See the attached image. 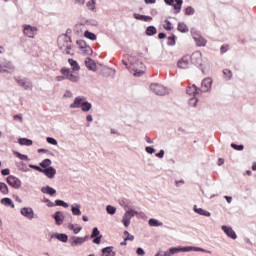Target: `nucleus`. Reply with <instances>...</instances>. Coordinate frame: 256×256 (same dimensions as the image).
Masks as SVG:
<instances>
[{
  "mask_svg": "<svg viewBox=\"0 0 256 256\" xmlns=\"http://www.w3.org/2000/svg\"><path fill=\"white\" fill-rule=\"evenodd\" d=\"M58 47L66 55H75L73 52V43L71 37L67 35H61L58 37Z\"/></svg>",
  "mask_w": 256,
  "mask_h": 256,
  "instance_id": "obj_1",
  "label": "nucleus"
},
{
  "mask_svg": "<svg viewBox=\"0 0 256 256\" xmlns=\"http://www.w3.org/2000/svg\"><path fill=\"white\" fill-rule=\"evenodd\" d=\"M143 217V212H137L135 210H128L124 216H123V219H122V223L125 227H129V225H131V218L132 217Z\"/></svg>",
  "mask_w": 256,
  "mask_h": 256,
  "instance_id": "obj_2",
  "label": "nucleus"
},
{
  "mask_svg": "<svg viewBox=\"0 0 256 256\" xmlns=\"http://www.w3.org/2000/svg\"><path fill=\"white\" fill-rule=\"evenodd\" d=\"M60 73L68 79V81H71L72 83H79V76L77 74H73L70 69L63 67L60 70Z\"/></svg>",
  "mask_w": 256,
  "mask_h": 256,
  "instance_id": "obj_3",
  "label": "nucleus"
},
{
  "mask_svg": "<svg viewBox=\"0 0 256 256\" xmlns=\"http://www.w3.org/2000/svg\"><path fill=\"white\" fill-rule=\"evenodd\" d=\"M150 89L156 95H166V93H167V88H165L163 85L157 84V83L151 84Z\"/></svg>",
  "mask_w": 256,
  "mask_h": 256,
  "instance_id": "obj_4",
  "label": "nucleus"
},
{
  "mask_svg": "<svg viewBox=\"0 0 256 256\" xmlns=\"http://www.w3.org/2000/svg\"><path fill=\"white\" fill-rule=\"evenodd\" d=\"M37 28L33 27L31 25H24L23 26V33L26 35V37H30V39H33L35 35H37Z\"/></svg>",
  "mask_w": 256,
  "mask_h": 256,
  "instance_id": "obj_5",
  "label": "nucleus"
},
{
  "mask_svg": "<svg viewBox=\"0 0 256 256\" xmlns=\"http://www.w3.org/2000/svg\"><path fill=\"white\" fill-rule=\"evenodd\" d=\"M8 185H10V187H13V189H20L21 188V180H19V178L15 177V176H8L6 179Z\"/></svg>",
  "mask_w": 256,
  "mask_h": 256,
  "instance_id": "obj_6",
  "label": "nucleus"
},
{
  "mask_svg": "<svg viewBox=\"0 0 256 256\" xmlns=\"http://www.w3.org/2000/svg\"><path fill=\"white\" fill-rule=\"evenodd\" d=\"M166 5H172L174 7L175 13L181 11V6L183 5V0H164Z\"/></svg>",
  "mask_w": 256,
  "mask_h": 256,
  "instance_id": "obj_7",
  "label": "nucleus"
},
{
  "mask_svg": "<svg viewBox=\"0 0 256 256\" xmlns=\"http://www.w3.org/2000/svg\"><path fill=\"white\" fill-rule=\"evenodd\" d=\"M211 85H213V80L211 78H205L202 81L200 93H207L211 89Z\"/></svg>",
  "mask_w": 256,
  "mask_h": 256,
  "instance_id": "obj_8",
  "label": "nucleus"
},
{
  "mask_svg": "<svg viewBox=\"0 0 256 256\" xmlns=\"http://www.w3.org/2000/svg\"><path fill=\"white\" fill-rule=\"evenodd\" d=\"M191 61L194 65H201L203 63V54L199 51L194 52L191 56Z\"/></svg>",
  "mask_w": 256,
  "mask_h": 256,
  "instance_id": "obj_9",
  "label": "nucleus"
},
{
  "mask_svg": "<svg viewBox=\"0 0 256 256\" xmlns=\"http://www.w3.org/2000/svg\"><path fill=\"white\" fill-rule=\"evenodd\" d=\"M15 81L20 87H23L26 90L33 89V84L27 81V79L15 78Z\"/></svg>",
  "mask_w": 256,
  "mask_h": 256,
  "instance_id": "obj_10",
  "label": "nucleus"
},
{
  "mask_svg": "<svg viewBox=\"0 0 256 256\" xmlns=\"http://www.w3.org/2000/svg\"><path fill=\"white\" fill-rule=\"evenodd\" d=\"M42 173H44L48 179H53L55 175H57V170H55L53 167H48L45 168Z\"/></svg>",
  "mask_w": 256,
  "mask_h": 256,
  "instance_id": "obj_11",
  "label": "nucleus"
},
{
  "mask_svg": "<svg viewBox=\"0 0 256 256\" xmlns=\"http://www.w3.org/2000/svg\"><path fill=\"white\" fill-rule=\"evenodd\" d=\"M222 230L224 231V233H226L228 237H230V239H237V234H235L233 228L229 226H222Z\"/></svg>",
  "mask_w": 256,
  "mask_h": 256,
  "instance_id": "obj_12",
  "label": "nucleus"
},
{
  "mask_svg": "<svg viewBox=\"0 0 256 256\" xmlns=\"http://www.w3.org/2000/svg\"><path fill=\"white\" fill-rule=\"evenodd\" d=\"M193 39L198 47H205V45H207V40L198 34H195Z\"/></svg>",
  "mask_w": 256,
  "mask_h": 256,
  "instance_id": "obj_13",
  "label": "nucleus"
},
{
  "mask_svg": "<svg viewBox=\"0 0 256 256\" xmlns=\"http://www.w3.org/2000/svg\"><path fill=\"white\" fill-rule=\"evenodd\" d=\"M21 214L27 219H33V217L35 216L32 208H22Z\"/></svg>",
  "mask_w": 256,
  "mask_h": 256,
  "instance_id": "obj_14",
  "label": "nucleus"
},
{
  "mask_svg": "<svg viewBox=\"0 0 256 256\" xmlns=\"http://www.w3.org/2000/svg\"><path fill=\"white\" fill-rule=\"evenodd\" d=\"M186 93L187 95H199L201 93V88H197L195 85L188 86Z\"/></svg>",
  "mask_w": 256,
  "mask_h": 256,
  "instance_id": "obj_15",
  "label": "nucleus"
},
{
  "mask_svg": "<svg viewBox=\"0 0 256 256\" xmlns=\"http://www.w3.org/2000/svg\"><path fill=\"white\" fill-rule=\"evenodd\" d=\"M181 251L182 252H189V251H191V247L170 248L168 255H175L176 253H179Z\"/></svg>",
  "mask_w": 256,
  "mask_h": 256,
  "instance_id": "obj_16",
  "label": "nucleus"
},
{
  "mask_svg": "<svg viewBox=\"0 0 256 256\" xmlns=\"http://www.w3.org/2000/svg\"><path fill=\"white\" fill-rule=\"evenodd\" d=\"M7 69L9 71H13L15 69V66H13L11 62L0 65V73H7Z\"/></svg>",
  "mask_w": 256,
  "mask_h": 256,
  "instance_id": "obj_17",
  "label": "nucleus"
},
{
  "mask_svg": "<svg viewBox=\"0 0 256 256\" xmlns=\"http://www.w3.org/2000/svg\"><path fill=\"white\" fill-rule=\"evenodd\" d=\"M83 101H85V99H83L81 97H76L74 99V102L72 104H70V109H79V107H81V105H83Z\"/></svg>",
  "mask_w": 256,
  "mask_h": 256,
  "instance_id": "obj_18",
  "label": "nucleus"
},
{
  "mask_svg": "<svg viewBox=\"0 0 256 256\" xmlns=\"http://www.w3.org/2000/svg\"><path fill=\"white\" fill-rule=\"evenodd\" d=\"M179 69H187L189 67V58L182 57L181 60L178 61Z\"/></svg>",
  "mask_w": 256,
  "mask_h": 256,
  "instance_id": "obj_19",
  "label": "nucleus"
},
{
  "mask_svg": "<svg viewBox=\"0 0 256 256\" xmlns=\"http://www.w3.org/2000/svg\"><path fill=\"white\" fill-rule=\"evenodd\" d=\"M87 241V237H74V240L72 241L71 245L72 247H77L79 245H83Z\"/></svg>",
  "mask_w": 256,
  "mask_h": 256,
  "instance_id": "obj_20",
  "label": "nucleus"
},
{
  "mask_svg": "<svg viewBox=\"0 0 256 256\" xmlns=\"http://www.w3.org/2000/svg\"><path fill=\"white\" fill-rule=\"evenodd\" d=\"M85 65L88 69H90V71H95V69H97V65L95 64V61L91 58H88L85 61Z\"/></svg>",
  "mask_w": 256,
  "mask_h": 256,
  "instance_id": "obj_21",
  "label": "nucleus"
},
{
  "mask_svg": "<svg viewBox=\"0 0 256 256\" xmlns=\"http://www.w3.org/2000/svg\"><path fill=\"white\" fill-rule=\"evenodd\" d=\"M41 191L42 193H46V195H55L57 193V190L50 186L42 187Z\"/></svg>",
  "mask_w": 256,
  "mask_h": 256,
  "instance_id": "obj_22",
  "label": "nucleus"
},
{
  "mask_svg": "<svg viewBox=\"0 0 256 256\" xmlns=\"http://www.w3.org/2000/svg\"><path fill=\"white\" fill-rule=\"evenodd\" d=\"M194 211L195 213L203 215L204 217H211V213L209 211L204 210L203 208H197V206H195Z\"/></svg>",
  "mask_w": 256,
  "mask_h": 256,
  "instance_id": "obj_23",
  "label": "nucleus"
},
{
  "mask_svg": "<svg viewBox=\"0 0 256 256\" xmlns=\"http://www.w3.org/2000/svg\"><path fill=\"white\" fill-rule=\"evenodd\" d=\"M54 219L56 221V225H63V213L61 212H56L54 214Z\"/></svg>",
  "mask_w": 256,
  "mask_h": 256,
  "instance_id": "obj_24",
  "label": "nucleus"
},
{
  "mask_svg": "<svg viewBox=\"0 0 256 256\" xmlns=\"http://www.w3.org/2000/svg\"><path fill=\"white\" fill-rule=\"evenodd\" d=\"M2 205H5V207H11L12 209L15 208V204L13 203V200L10 198H3L1 200Z\"/></svg>",
  "mask_w": 256,
  "mask_h": 256,
  "instance_id": "obj_25",
  "label": "nucleus"
},
{
  "mask_svg": "<svg viewBox=\"0 0 256 256\" xmlns=\"http://www.w3.org/2000/svg\"><path fill=\"white\" fill-rule=\"evenodd\" d=\"M19 145H25L26 147H31L33 145V140L27 138H20L18 140Z\"/></svg>",
  "mask_w": 256,
  "mask_h": 256,
  "instance_id": "obj_26",
  "label": "nucleus"
},
{
  "mask_svg": "<svg viewBox=\"0 0 256 256\" xmlns=\"http://www.w3.org/2000/svg\"><path fill=\"white\" fill-rule=\"evenodd\" d=\"M68 63L69 65H71L73 71H79V69H81V67L79 66V63H77V61L71 58L68 59Z\"/></svg>",
  "mask_w": 256,
  "mask_h": 256,
  "instance_id": "obj_27",
  "label": "nucleus"
},
{
  "mask_svg": "<svg viewBox=\"0 0 256 256\" xmlns=\"http://www.w3.org/2000/svg\"><path fill=\"white\" fill-rule=\"evenodd\" d=\"M68 229H70L71 231H73V233H75V235H77V233H79L81 229H83V227L77 224H69Z\"/></svg>",
  "mask_w": 256,
  "mask_h": 256,
  "instance_id": "obj_28",
  "label": "nucleus"
},
{
  "mask_svg": "<svg viewBox=\"0 0 256 256\" xmlns=\"http://www.w3.org/2000/svg\"><path fill=\"white\" fill-rule=\"evenodd\" d=\"M102 256H115L112 247H106L102 250Z\"/></svg>",
  "mask_w": 256,
  "mask_h": 256,
  "instance_id": "obj_29",
  "label": "nucleus"
},
{
  "mask_svg": "<svg viewBox=\"0 0 256 256\" xmlns=\"http://www.w3.org/2000/svg\"><path fill=\"white\" fill-rule=\"evenodd\" d=\"M146 35H148L149 37L157 35V28H155V26H149L146 29Z\"/></svg>",
  "mask_w": 256,
  "mask_h": 256,
  "instance_id": "obj_30",
  "label": "nucleus"
},
{
  "mask_svg": "<svg viewBox=\"0 0 256 256\" xmlns=\"http://www.w3.org/2000/svg\"><path fill=\"white\" fill-rule=\"evenodd\" d=\"M0 192L3 195H9V187L7 186V184L0 182Z\"/></svg>",
  "mask_w": 256,
  "mask_h": 256,
  "instance_id": "obj_31",
  "label": "nucleus"
},
{
  "mask_svg": "<svg viewBox=\"0 0 256 256\" xmlns=\"http://www.w3.org/2000/svg\"><path fill=\"white\" fill-rule=\"evenodd\" d=\"M80 107H81L82 111L87 113V111H91L92 105L89 102H83Z\"/></svg>",
  "mask_w": 256,
  "mask_h": 256,
  "instance_id": "obj_32",
  "label": "nucleus"
},
{
  "mask_svg": "<svg viewBox=\"0 0 256 256\" xmlns=\"http://www.w3.org/2000/svg\"><path fill=\"white\" fill-rule=\"evenodd\" d=\"M84 36L87 38V39H90L91 41H95L97 39V35H95L93 32H89V31H86L84 33Z\"/></svg>",
  "mask_w": 256,
  "mask_h": 256,
  "instance_id": "obj_33",
  "label": "nucleus"
},
{
  "mask_svg": "<svg viewBox=\"0 0 256 256\" xmlns=\"http://www.w3.org/2000/svg\"><path fill=\"white\" fill-rule=\"evenodd\" d=\"M178 31H180V33H187V31H189V29L187 28V25L185 23H179Z\"/></svg>",
  "mask_w": 256,
  "mask_h": 256,
  "instance_id": "obj_34",
  "label": "nucleus"
},
{
  "mask_svg": "<svg viewBox=\"0 0 256 256\" xmlns=\"http://www.w3.org/2000/svg\"><path fill=\"white\" fill-rule=\"evenodd\" d=\"M58 241H62V243H67L69 236L67 234H58L57 236Z\"/></svg>",
  "mask_w": 256,
  "mask_h": 256,
  "instance_id": "obj_35",
  "label": "nucleus"
},
{
  "mask_svg": "<svg viewBox=\"0 0 256 256\" xmlns=\"http://www.w3.org/2000/svg\"><path fill=\"white\" fill-rule=\"evenodd\" d=\"M50 166H51V159H44L40 163V167H43V169H47V167L49 168Z\"/></svg>",
  "mask_w": 256,
  "mask_h": 256,
  "instance_id": "obj_36",
  "label": "nucleus"
},
{
  "mask_svg": "<svg viewBox=\"0 0 256 256\" xmlns=\"http://www.w3.org/2000/svg\"><path fill=\"white\" fill-rule=\"evenodd\" d=\"M223 75L225 76V79L229 80V79H232L233 72H231V70H229V69H224Z\"/></svg>",
  "mask_w": 256,
  "mask_h": 256,
  "instance_id": "obj_37",
  "label": "nucleus"
},
{
  "mask_svg": "<svg viewBox=\"0 0 256 256\" xmlns=\"http://www.w3.org/2000/svg\"><path fill=\"white\" fill-rule=\"evenodd\" d=\"M106 211L109 215H115V213H117V208L111 206V205H108L106 207Z\"/></svg>",
  "mask_w": 256,
  "mask_h": 256,
  "instance_id": "obj_38",
  "label": "nucleus"
},
{
  "mask_svg": "<svg viewBox=\"0 0 256 256\" xmlns=\"http://www.w3.org/2000/svg\"><path fill=\"white\" fill-rule=\"evenodd\" d=\"M72 214L77 216L81 215V206L80 205H77V207L72 206Z\"/></svg>",
  "mask_w": 256,
  "mask_h": 256,
  "instance_id": "obj_39",
  "label": "nucleus"
},
{
  "mask_svg": "<svg viewBox=\"0 0 256 256\" xmlns=\"http://www.w3.org/2000/svg\"><path fill=\"white\" fill-rule=\"evenodd\" d=\"M86 7L90 10V11H95V0H90L86 3Z\"/></svg>",
  "mask_w": 256,
  "mask_h": 256,
  "instance_id": "obj_40",
  "label": "nucleus"
},
{
  "mask_svg": "<svg viewBox=\"0 0 256 256\" xmlns=\"http://www.w3.org/2000/svg\"><path fill=\"white\" fill-rule=\"evenodd\" d=\"M13 153H14L15 157H18V159H21V161H25V160L29 159L27 157V155H23V154L19 153L18 151H14Z\"/></svg>",
  "mask_w": 256,
  "mask_h": 256,
  "instance_id": "obj_41",
  "label": "nucleus"
},
{
  "mask_svg": "<svg viewBox=\"0 0 256 256\" xmlns=\"http://www.w3.org/2000/svg\"><path fill=\"white\" fill-rule=\"evenodd\" d=\"M124 239L125 241H133L135 236L129 234V231H124Z\"/></svg>",
  "mask_w": 256,
  "mask_h": 256,
  "instance_id": "obj_42",
  "label": "nucleus"
},
{
  "mask_svg": "<svg viewBox=\"0 0 256 256\" xmlns=\"http://www.w3.org/2000/svg\"><path fill=\"white\" fill-rule=\"evenodd\" d=\"M55 204L58 207H65L67 209V207H69V204H67L66 202H64L63 200H56Z\"/></svg>",
  "mask_w": 256,
  "mask_h": 256,
  "instance_id": "obj_43",
  "label": "nucleus"
},
{
  "mask_svg": "<svg viewBox=\"0 0 256 256\" xmlns=\"http://www.w3.org/2000/svg\"><path fill=\"white\" fill-rule=\"evenodd\" d=\"M149 225H150V227H159V225H161V223H159V221L152 218L149 220Z\"/></svg>",
  "mask_w": 256,
  "mask_h": 256,
  "instance_id": "obj_44",
  "label": "nucleus"
},
{
  "mask_svg": "<svg viewBox=\"0 0 256 256\" xmlns=\"http://www.w3.org/2000/svg\"><path fill=\"white\" fill-rule=\"evenodd\" d=\"M231 147H232V149H235L236 151H243V149H245V146H243V145H237V144H235V143H232V144H231Z\"/></svg>",
  "mask_w": 256,
  "mask_h": 256,
  "instance_id": "obj_45",
  "label": "nucleus"
},
{
  "mask_svg": "<svg viewBox=\"0 0 256 256\" xmlns=\"http://www.w3.org/2000/svg\"><path fill=\"white\" fill-rule=\"evenodd\" d=\"M163 27L166 31H171V29H173L172 24L171 22H169V20H165V24L163 25Z\"/></svg>",
  "mask_w": 256,
  "mask_h": 256,
  "instance_id": "obj_46",
  "label": "nucleus"
},
{
  "mask_svg": "<svg viewBox=\"0 0 256 256\" xmlns=\"http://www.w3.org/2000/svg\"><path fill=\"white\" fill-rule=\"evenodd\" d=\"M82 51L84 55H91V53H93V49H91L89 46L82 48Z\"/></svg>",
  "mask_w": 256,
  "mask_h": 256,
  "instance_id": "obj_47",
  "label": "nucleus"
},
{
  "mask_svg": "<svg viewBox=\"0 0 256 256\" xmlns=\"http://www.w3.org/2000/svg\"><path fill=\"white\" fill-rule=\"evenodd\" d=\"M144 73L145 71L143 70H139L137 68L134 69V77H141Z\"/></svg>",
  "mask_w": 256,
  "mask_h": 256,
  "instance_id": "obj_48",
  "label": "nucleus"
},
{
  "mask_svg": "<svg viewBox=\"0 0 256 256\" xmlns=\"http://www.w3.org/2000/svg\"><path fill=\"white\" fill-rule=\"evenodd\" d=\"M168 45H170V46L175 45V35L168 37Z\"/></svg>",
  "mask_w": 256,
  "mask_h": 256,
  "instance_id": "obj_49",
  "label": "nucleus"
},
{
  "mask_svg": "<svg viewBox=\"0 0 256 256\" xmlns=\"http://www.w3.org/2000/svg\"><path fill=\"white\" fill-rule=\"evenodd\" d=\"M185 13H186V15H193V13H195V9H193V7L189 6L186 8Z\"/></svg>",
  "mask_w": 256,
  "mask_h": 256,
  "instance_id": "obj_50",
  "label": "nucleus"
},
{
  "mask_svg": "<svg viewBox=\"0 0 256 256\" xmlns=\"http://www.w3.org/2000/svg\"><path fill=\"white\" fill-rule=\"evenodd\" d=\"M144 16L145 15H141V14H137V13L133 14L134 19H137L138 21H143Z\"/></svg>",
  "mask_w": 256,
  "mask_h": 256,
  "instance_id": "obj_51",
  "label": "nucleus"
},
{
  "mask_svg": "<svg viewBox=\"0 0 256 256\" xmlns=\"http://www.w3.org/2000/svg\"><path fill=\"white\" fill-rule=\"evenodd\" d=\"M47 142L50 143V145H57V140H55V138L48 137Z\"/></svg>",
  "mask_w": 256,
  "mask_h": 256,
  "instance_id": "obj_52",
  "label": "nucleus"
},
{
  "mask_svg": "<svg viewBox=\"0 0 256 256\" xmlns=\"http://www.w3.org/2000/svg\"><path fill=\"white\" fill-rule=\"evenodd\" d=\"M221 53H227L229 51V45H223L220 48Z\"/></svg>",
  "mask_w": 256,
  "mask_h": 256,
  "instance_id": "obj_53",
  "label": "nucleus"
},
{
  "mask_svg": "<svg viewBox=\"0 0 256 256\" xmlns=\"http://www.w3.org/2000/svg\"><path fill=\"white\" fill-rule=\"evenodd\" d=\"M31 169H35L36 171H39V173H43L44 169L39 167V166H35V165H30Z\"/></svg>",
  "mask_w": 256,
  "mask_h": 256,
  "instance_id": "obj_54",
  "label": "nucleus"
},
{
  "mask_svg": "<svg viewBox=\"0 0 256 256\" xmlns=\"http://www.w3.org/2000/svg\"><path fill=\"white\" fill-rule=\"evenodd\" d=\"M99 235V229L98 228H94L91 234V237H98Z\"/></svg>",
  "mask_w": 256,
  "mask_h": 256,
  "instance_id": "obj_55",
  "label": "nucleus"
},
{
  "mask_svg": "<svg viewBox=\"0 0 256 256\" xmlns=\"http://www.w3.org/2000/svg\"><path fill=\"white\" fill-rule=\"evenodd\" d=\"M142 21H145V23H149V22L153 21V17H151V16H145V15H144Z\"/></svg>",
  "mask_w": 256,
  "mask_h": 256,
  "instance_id": "obj_56",
  "label": "nucleus"
},
{
  "mask_svg": "<svg viewBox=\"0 0 256 256\" xmlns=\"http://www.w3.org/2000/svg\"><path fill=\"white\" fill-rule=\"evenodd\" d=\"M77 45H79L80 49H85V47H87V44H85L84 41H77Z\"/></svg>",
  "mask_w": 256,
  "mask_h": 256,
  "instance_id": "obj_57",
  "label": "nucleus"
},
{
  "mask_svg": "<svg viewBox=\"0 0 256 256\" xmlns=\"http://www.w3.org/2000/svg\"><path fill=\"white\" fill-rule=\"evenodd\" d=\"M145 150H146L148 153H150V154L155 153V149H154L153 147H150V146H147V147L145 148Z\"/></svg>",
  "mask_w": 256,
  "mask_h": 256,
  "instance_id": "obj_58",
  "label": "nucleus"
},
{
  "mask_svg": "<svg viewBox=\"0 0 256 256\" xmlns=\"http://www.w3.org/2000/svg\"><path fill=\"white\" fill-rule=\"evenodd\" d=\"M93 243H95L96 245H99V243H101V236H96V238H94Z\"/></svg>",
  "mask_w": 256,
  "mask_h": 256,
  "instance_id": "obj_59",
  "label": "nucleus"
},
{
  "mask_svg": "<svg viewBox=\"0 0 256 256\" xmlns=\"http://www.w3.org/2000/svg\"><path fill=\"white\" fill-rule=\"evenodd\" d=\"M165 156V151L161 150L159 153L156 154V157H159V159H163Z\"/></svg>",
  "mask_w": 256,
  "mask_h": 256,
  "instance_id": "obj_60",
  "label": "nucleus"
},
{
  "mask_svg": "<svg viewBox=\"0 0 256 256\" xmlns=\"http://www.w3.org/2000/svg\"><path fill=\"white\" fill-rule=\"evenodd\" d=\"M136 253H137V255H145V250H143V248H138L136 250Z\"/></svg>",
  "mask_w": 256,
  "mask_h": 256,
  "instance_id": "obj_61",
  "label": "nucleus"
},
{
  "mask_svg": "<svg viewBox=\"0 0 256 256\" xmlns=\"http://www.w3.org/2000/svg\"><path fill=\"white\" fill-rule=\"evenodd\" d=\"M1 173H2V175H9V173H11V170H9V168H6V169H3L2 171H1Z\"/></svg>",
  "mask_w": 256,
  "mask_h": 256,
  "instance_id": "obj_62",
  "label": "nucleus"
},
{
  "mask_svg": "<svg viewBox=\"0 0 256 256\" xmlns=\"http://www.w3.org/2000/svg\"><path fill=\"white\" fill-rule=\"evenodd\" d=\"M190 105H193L195 107V105H197V99L191 98L190 99Z\"/></svg>",
  "mask_w": 256,
  "mask_h": 256,
  "instance_id": "obj_63",
  "label": "nucleus"
},
{
  "mask_svg": "<svg viewBox=\"0 0 256 256\" xmlns=\"http://www.w3.org/2000/svg\"><path fill=\"white\" fill-rule=\"evenodd\" d=\"M65 79H67L66 76H57L56 77V81H65Z\"/></svg>",
  "mask_w": 256,
  "mask_h": 256,
  "instance_id": "obj_64",
  "label": "nucleus"
}]
</instances>
